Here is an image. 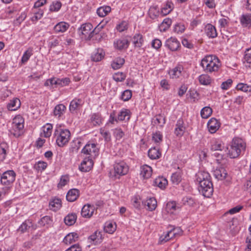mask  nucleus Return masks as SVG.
Returning <instances> with one entry per match:
<instances>
[{"mask_svg": "<svg viewBox=\"0 0 251 251\" xmlns=\"http://www.w3.org/2000/svg\"><path fill=\"white\" fill-rule=\"evenodd\" d=\"M132 41L135 48L141 47L144 43L143 36L140 33L135 34L132 38Z\"/></svg>", "mask_w": 251, "mask_h": 251, "instance_id": "393cba45", "label": "nucleus"}, {"mask_svg": "<svg viewBox=\"0 0 251 251\" xmlns=\"http://www.w3.org/2000/svg\"><path fill=\"white\" fill-rule=\"evenodd\" d=\"M130 111L128 109H123L119 113L117 119L119 121L129 120L130 119Z\"/></svg>", "mask_w": 251, "mask_h": 251, "instance_id": "c9c22d12", "label": "nucleus"}, {"mask_svg": "<svg viewBox=\"0 0 251 251\" xmlns=\"http://www.w3.org/2000/svg\"><path fill=\"white\" fill-rule=\"evenodd\" d=\"M186 129V126L184 123V120L181 118H179L176 123L174 134L177 137H182L184 135Z\"/></svg>", "mask_w": 251, "mask_h": 251, "instance_id": "9d476101", "label": "nucleus"}, {"mask_svg": "<svg viewBox=\"0 0 251 251\" xmlns=\"http://www.w3.org/2000/svg\"><path fill=\"white\" fill-rule=\"evenodd\" d=\"M204 32L209 38H214L217 36L215 27L210 24H208L205 26Z\"/></svg>", "mask_w": 251, "mask_h": 251, "instance_id": "a211bd4d", "label": "nucleus"}, {"mask_svg": "<svg viewBox=\"0 0 251 251\" xmlns=\"http://www.w3.org/2000/svg\"><path fill=\"white\" fill-rule=\"evenodd\" d=\"M62 5L60 1H55L50 6V10L52 12L58 11L61 8Z\"/></svg>", "mask_w": 251, "mask_h": 251, "instance_id": "338daca9", "label": "nucleus"}, {"mask_svg": "<svg viewBox=\"0 0 251 251\" xmlns=\"http://www.w3.org/2000/svg\"><path fill=\"white\" fill-rule=\"evenodd\" d=\"M9 151V146L5 142H1L0 144V160H4Z\"/></svg>", "mask_w": 251, "mask_h": 251, "instance_id": "5701e85b", "label": "nucleus"}, {"mask_svg": "<svg viewBox=\"0 0 251 251\" xmlns=\"http://www.w3.org/2000/svg\"><path fill=\"white\" fill-rule=\"evenodd\" d=\"M24 120L20 115L16 116L12 123L11 129L10 130L11 134L16 137H19L24 132Z\"/></svg>", "mask_w": 251, "mask_h": 251, "instance_id": "39448f33", "label": "nucleus"}, {"mask_svg": "<svg viewBox=\"0 0 251 251\" xmlns=\"http://www.w3.org/2000/svg\"><path fill=\"white\" fill-rule=\"evenodd\" d=\"M52 127L53 126L52 124L49 123L46 124L42 127L43 132L41 133V136H43L46 138L50 137L51 135Z\"/></svg>", "mask_w": 251, "mask_h": 251, "instance_id": "2f4dec72", "label": "nucleus"}, {"mask_svg": "<svg viewBox=\"0 0 251 251\" xmlns=\"http://www.w3.org/2000/svg\"><path fill=\"white\" fill-rule=\"evenodd\" d=\"M165 118L164 116L159 114L155 116L153 119V124L159 128H162L165 124Z\"/></svg>", "mask_w": 251, "mask_h": 251, "instance_id": "c756f323", "label": "nucleus"}, {"mask_svg": "<svg viewBox=\"0 0 251 251\" xmlns=\"http://www.w3.org/2000/svg\"><path fill=\"white\" fill-rule=\"evenodd\" d=\"M104 52L101 49H97V51L92 55V59L94 61L98 62L101 60L103 58Z\"/></svg>", "mask_w": 251, "mask_h": 251, "instance_id": "ea45409f", "label": "nucleus"}, {"mask_svg": "<svg viewBox=\"0 0 251 251\" xmlns=\"http://www.w3.org/2000/svg\"><path fill=\"white\" fill-rule=\"evenodd\" d=\"M69 27V25L65 22H61L56 24L54 27L56 33L64 32Z\"/></svg>", "mask_w": 251, "mask_h": 251, "instance_id": "bb28decb", "label": "nucleus"}, {"mask_svg": "<svg viewBox=\"0 0 251 251\" xmlns=\"http://www.w3.org/2000/svg\"><path fill=\"white\" fill-rule=\"evenodd\" d=\"M211 180V177L208 173L204 171L199 172L197 174V181L200 183L203 180Z\"/></svg>", "mask_w": 251, "mask_h": 251, "instance_id": "a19ab883", "label": "nucleus"}, {"mask_svg": "<svg viewBox=\"0 0 251 251\" xmlns=\"http://www.w3.org/2000/svg\"><path fill=\"white\" fill-rule=\"evenodd\" d=\"M113 134L117 140H120L125 135L124 132L120 128H115L114 130Z\"/></svg>", "mask_w": 251, "mask_h": 251, "instance_id": "69168bd1", "label": "nucleus"}, {"mask_svg": "<svg viewBox=\"0 0 251 251\" xmlns=\"http://www.w3.org/2000/svg\"><path fill=\"white\" fill-rule=\"evenodd\" d=\"M152 174V168L147 165H145L141 167V173L140 175L144 178H150Z\"/></svg>", "mask_w": 251, "mask_h": 251, "instance_id": "b1692460", "label": "nucleus"}, {"mask_svg": "<svg viewBox=\"0 0 251 251\" xmlns=\"http://www.w3.org/2000/svg\"><path fill=\"white\" fill-rule=\"evenodd\" d=\"M47 167V163L44 161H38L35 164L34 169L38 172H42Z\"/></svg>", "mask_w": 251, "mask_h": 251, "instance_id": "864d4df0", "label": "nucleus"}, {"mask_svg": "<svg viewBox=\"0 0 251 251\" xmlns=\"http://www.w3.org/2000/svg\"><path fill=\"white\" fill-rule=\"evenodd\" d=\"M54 135L56 137L57 145L60 147H62L68 143L70 139L71 133L68 129H62L59 126L56 127Z\"/></svg>", "mask_w": 251, "mask_h": 251, "instance_id": "20e7f679", "label": "nucleus"}, {"mask_svg": "<svg viewBox=\"0 0 251 251\" xmlns=\"http://www.w3.org/2000/svg\"><path fill=\"white\" fill-rule=\"evenodd\" d=\"M113 78L117 82H121L125 79L126 75L123 73L118 72L113 75Z\"/></svg>", "mask_w": 251, "mask_h": 251, "instance_id": "680f3d73", "label": "nucleus"}, {"mask_svg": "<svg viewBox=\"0 0 251 251\" xmlns=\"http://www.w3.org/2000/svg\"><path fill=\"white\" fill-rule=\"evenodd\" d=\"M84 104L83 100L79 98H75L70 102L69 105V110L72 113L76 112Z\"/></svg>", "mask_w": 251, "mask_h": 251, "instance_id": "4468645a", "label": "nucleus"}, {"mask_svg": "<svg viewBox=\"0 0 251 251\" xmlns=\"http://www.w3.org/2000/svg\"><path fill=\"white\" fill-rule=\"evenodd\" d=\"M154 185L161 189H164L168 184V180L163 177H158L154 180Z\"/></svg>", "mask_w": 251, "mask_h": 251, "instance_id": "f704fd0d", "label": "nucleus"}, {"mask_svg": "<svg viewBox=\"0 0 251 251\" xmlns=\"http://www.w3.org/2000/svg\"><path fill=\"white\" fill-rule=\"evenodd\" d=\"M128 166L124 161L115 162L114 165L113 176L119 178L120 176L126 175L128 172Z\"/></svg>", "mask_w": 251, "mask_h": 251, "instance_id": "0eeeda50", "label": "nucleus"}, {"mask_svg": "<svg viewBox=\"0 0 251 251\" xmlns=\"http://www.w3.org/2000/svg\"><path fill=\"white\" fill-rule=\"evenodd\" d=\"M125 59L122 57L115 58L111 63V67L114 70L121 68L125 63Z\"/></svg>", "mask_w": 251, "mask_h": 251, "instance_id": "4c0bfd02", "label": "nucleus"}, {"mask_svg": "<svg viewBox=\"0 0 251 251\" xmlns=\"http://www.w3.org/2000/svg\"><path fill=\"white\" fill-rule=\"evenodd\" d=\"M21 106V101L17 98L10 100L7 104V108L9 111H15L18 109Z\"/></svg>", "mask_w": 251, "mask_h": 251, "instance_id": "6ab92c4d", "label": "nucleus"}, {"mask_svg": "<svg viewBox=\"0 0 251 251\" xmlns=\"http://www.w3.org/2000/svg\"><path fill=\"white\" fill-rule=\"evenodd\" d=\"M183 68L181 66H177L170 71L169 74L172 78H176L179 77L181 74Z\"/></svg>", "mask_w": 251, "mask_h": 251, "instance_id": "c03bdc74", "label": "nucleus"}, {"mask_svg": "<svg viewBox=\"0 0 251 251\" xmlns=\"http://www.w3.org/2000/svg\"><path fill=\"white\" fill-rule=\"evenodd\" d=\"M52 222V220L50 216H45L40 220L39 224L42 226H45L46 225H50Z\"/></svg>", "mask_w": 251, "mask_h": 251, "instance_id": "13d9d810", "label": "nucleus"}, {"mask_svg": "<svg viewBox=\"0 0 251 251\" xmlns=\"http://www.w3.org/2000/svg\"><path fill=\"white\" fill-rule=\"evenodd\" d=\"M221 66V63L219 60H215L214 62L211 64L206 66L203 68V71L206 73H211L213 72H217L218 71L219 68Z\"/></svg>", "mask_w": 251, "mask_h": 251, "instance_id": "aec40b11", "label": "nucleus"}, {"mask_svg": "<svg viewBox=\"0 0 251 251\" xmlns=\"http://www.w3.org/2000/svg\"><path fill=\"white\" fill-rule=\"evenodd\" d=\"M145 205L148 207L149 211H152L154 210L157 206V201L154 198H150L146 200Z\"/></svg>", "mask_w": 251, "mask_h": 251, "instance_id": "72a5a7b5", "label": "nucleus"}, {"mask_svg": "<svg viewBox=\"0 0 251 251\" xmlns=\"http://www.w3.org/2000/svg\"><path fill=\"white\" fill-rule=\"evenodd\" d=\"M182 180V172L180 170L172 175L171 180L175 185H178Z\"/></svg>", "mask_w": 251, "mask_h": 251, "instance_id": "cd10ccee", "label": "nucleus"}, {"mask_svg": "<svg viewBox=\"0 0 251 251\" xmlns=\"http://www.w3.org/2000/svg\"><path fill=\"white\" fill-rule=\"evenodd\" d=\"M212 113V109L209 106L203 107L201 111V115L202 118L207 119L209 117Z\"/></svg>", "mask_w": 251, "mask_h": 251, "instance_id": "3c124183", "label": "nucleus"}, {"mask_svg": "<svg viewBox=\"0 0 251 251\" xmlns=\"http://www.w3.org/2000/svg\"><path fill=\"white\" fill-rule=\"evenodd\" d=\"M99 149L95 143H87L82 149L81 152L88 155L87 157L95 158L99 154Z\"/></svg>", "mask_w": 251, "mask_h": 251, "instance_id": "6e6552de", "label": "nucleus"}, {"mask_svg": "<svg viewBox=\"0 0 251 251\" xmlns=\"http://www.w3.org/2000/svg\"><path fill=\"white\" fill-rule=\"evenodd\" d=\"M90 121L95 126H100L101 124V118L99 113H94L91 115Z\"/></svg>", "mask_w": 251, "mask_h": 251, "instance_id": "a18cd8bd", "label": "nucleus"}, {"mask_svg": "<svg viewBox=\"0 0 251 251\" xmlns=\"http://www.w3.org/2000/svg\"><path fill=\"white\" fill-rule=\"evenodd\" d=\"M174 8V4L171 1H167L161 9V13L165 16L169 14Z\"/></svg>", "mask_w": 251, "mask_h": 251, "instance_id": "e433bc0d", "label": "nucleus"}, {"mask_svg": "<svg viewBox=\"0 0 251 251\" xmlns=\"http://www.w3.org/2000/svg\"><path fill=\"white\" fill-rule=\"evenodd\" d=\"M180 46V43L177 39L173 37L168 39L165 43V46L173 51L177 50Z\"/></svg>", "mask_w": 251, "mask_h": 251, "instance_id": "f8f14e48", "label": "nucleus"}, {"mask_svg": "<svg viewBox=\"0 0 251 251\" xmlns=\"http://www.w3.org/2000/svg\"><path fill=\"white\" fill-rule=\"evenodd\" d=\"M220 126V122L215 118H212L208 122L207 127L209 131L211 133L216 132Z\"/></svg>", "mask_w": 251, "mask_h": 251, "instance_id": "f3484780", "label": "nucleus"}, {"mask_svg": "<svg viewBox=\"0 0 251 251\" xmlns=\"http://www.w3.org/2000/svg\"><path fill=\"white\" fill-rule=\"evenodd\" d=\"M217 57L215 55H209L205 56L201 61V66L202 68L212 64L214 61L218 60Z\"/></svg>", "mask_w": 251, "mask_h": 251, "instance_id": "412c9836", "label": "nucleus"}, {"mask_svg": "<svg viewBox=\"0 0 251 251\" xmlns=\"http://www.w3.org/2000/svg\"><path fill=\"white\" fill-rule=\"evenodd\" d=\"M130 44L129 40L126 37H123L116 40L114 42V47L119 50H126Z\"/></svg>", "mask_w": 251, "mask_h": 251, "instance_id": "9b49d317", "label": "nucleus"}, {"mask_svg": "<svg viewBox=\"0 0 251 251\" xmlns=\"http://www.w3.org/2000/svg\"><path fill=\"white\" fill-rule=\"evenodd\" d=\"M66 109V106L63 104H59L55 106L53 110L54 115L60 117Z\"/></svg>", "mask_w": 251, "mask_h": 251, "instance_id": "58836bf2", "label": "nucleus"}, {"mask_svg": "<svg viewBox=\"0 0 251 251\" xmlns=\"http://www.w3.org/2000/svg\"><path fill=\"white\" fill-rule=\"evenodd\" d=\"M199 191L203 196L209 198L213 192V186L211 180H206L199 183Z\"/></svg>", "mask_w": 251, "mask_h": 251, "instance_id": "423d86ee", "label": "nucleus"}, {"mask_svg": "<svg viewBox=\"0 0 251 251\" xmlns=\"http://www.w3.org/2000/svg\"><path fill=\"white\" fill-rule=\"evenodd\" d=\"M104 229L106 232L111 234L115 231L116 226L112 223H106Z\"/></svg>", "mask_w": 251, "mask_h": 251, "instance_id": "4d7b16f0", "label": "nucleus"}, {"mask_svg": "<svg viewBox=\"0 0 251 251\" xmlns=\"http://www.w3.org/2000/svg\"><path fill=\"white\" fill-rule=\"evenodd\" d=\"M199 82L204 85H208L211 82L212 79L209 75L207 74H202L199 76Z\"/></svg>", "mask_w": 251, "mask_h": 251, "instance_id": "79ce46f5", "label": "nucleus"}, {"mask_svg": "<svg viewBox=\"0 0 251 251\" xmlns=\"http://www.w3.org/2000/svg\"><path fill=\"white\" fill-rule=\"evenodd\" d=\"M131 91L129 90H126L123 92L121 98L124 101H127L131 99Z\"/></svg>", "mask_w": 251, "mask_h": 251, "instance_id": "e2e57ef3", "label": "nucleus"}, {"mask_svg": "<svg viewBox=\"0 0 251 251\" xmlns=\"http://www.w3.org/2000/svg\"><path fill=\"white\" fill-rule=\"evenodd\" d=\"M213 175L215 177L219 180H226V181H230L231 177L228 175L226 170L223 167L217 168L213 172Z\"/></svg>", "mask_w": 251, "mask_h": 251, "instance_id": "1a4fd4ad", "label": "nucleus"}, {"mask_svg": "<svg viewBox=\"0 0 251 251\" xmlns=\"http://www.w3.org/2000/svg\"><path fill=\"white\" fill-rule=\"evenodd\" d=\"M33 54V49L29 48L24 53L22 57L21 62L23 64H25L29 59L30 56Z\"/></svg>", "mask_w": 251, "mask_h": 251, "instance_id": "8fccbe9b", "label": "nucleus"}, {"mask_svg": "<svg viewBox=\"0 0 251 251\" xmlns=\"http://www.w3.org/2000/svg\"><path fill=\"white\" fill-rule=\"evenodd\" d=\"M78 238V236L77 233L75 232L70 233L64 237L63 242L67 245L70 244L75 242Z\"/></svg>", "mask_w": 251, "mask_h": 251, "instance_id": "c85d7f7f", "label": "nucleus"}, {"mask_svg": "<svg viewBox=\"0 0 251 251\" xmlns=\"http://www.w3.org/2000/svg\"><path fill=\"white\" fill-rule=\"evenodd\" d=\"M183 203L185 205L189 206H194L196 205V202L194 199L190 197H186L183 199Z\"/></svg>", "mask_w": 251, "mask_h": 251, "instance_id": "052dcab7", "label": "nucleus"}, {"mask_svg": "<svg viewBox=\"0 0 251 251\" xmlns=\"http://www.w3.org/2000/svg\"><path fill=\"white\" fill-rule=\"evenodd\" d=\"M49 206L51 210L57 211L61 207V201L60 199L54 198L50 201Z\"/></svg>", "mask_w": 251, "mask_h": 251, "instance_id": "7c9ffc66", "label": "nucleus"}, {"mask_svg": "<svg viewBox=\"0 0 251 251\" xmlns=\"http://www.w3.org/2000/svg\"><path fill=\"white\" fill-rule=\"evenodd\" d=\"M241 24L246 26H251V14L242 15L240 18Z\"/></svg>", "mask_w": 251, "mask_h": 251, "instance_id": "de8ad7c7", "label": "nucleus"}, {"mask_svg": "<svg viewBox=\"0 0 251 251\" xmlns=\"http://www.w3.org/2000/svg\"><path fill=\"white\" fill-rule=\"evenodd\" d=\"M244 58L246 67L251 69V47L246 50Z\"/></svg>", "mask_w": 251, "mask_h": 251, "instance_id": "37998d69", "label": "nucleus"}, {"mask_svg": "<svg viewBox=\"0 0 251 251\" xmlns=\"http://www.w3.org/2000/svg\"><path fill=\"white\" fill-rule=\"evenodd\" d=\"M224 149V144L220 141H214L211 146L212 151H222Z\"/></svg>", "mask_w": 251, "mask_h": 251, "instance_id": "603ef678", "label": "nucleus"}, {"mask_svg": "<svg viewBox=\"0 0 251 251\" xmlns=\"http://www.w3.org/2000/svg\"><path fill=\"white\" fill-rule=\"evenodd\" d=\"M246 148V143L242 138L235 137L232 139L228 154L231 158L238 157L244 152Z\"/></svg>", "mask_w": 251, "mask_h": 251, "instance_id": "f03ea898", "label": "nucleus"}, {"mask_svg": "<svg viewBox=\"0 0 251 251\" xmlns=\"http://www.w3.org/2000/svg\"><path fill=\"white\" fill-rule=\"evenodd\" d=\"M16 174L12 170L5 171L0 173V183L3 186L2 189L4 192L9 191L12 187L16 179Z\"/></svg>", "mask_w": 251, "mask_h": 251, "instance_id": "7ed1b4c3", "label": "nucleus"}, {"mask_svg": "<svg viewBox=\"0 0 251 251\" xmlns=\"http://www.w3.org/2000/svg\"><path fill=\"white\" fill-rule=\"evenodd\" d=\"M102 232L99 231H96L92 235L89 236L88 241L93 245L100 244L102 240Z\"/></svg>", "mask_w": 251, "mask_h": 251, "instance_id": "2eb2a0df", "label": "nucleus"}, {"mask_svg": "<svg viewBox=\"0 0 251 251\" xmlns=\"http://www.w3.org/2000/svg\"><path fill=\"white\" fill-rule=\"evenodd\" d=\"M60 40L58 38L50 39L48 41V47L49 48L51 49L59 45Z\"/></svg>", "mask_w": 251, "mask_h": 251, "instance_id": "0e129e2a", "label": "nucleus"}, {"mask_svg": "<svg viewBox=\"0 0 251 251\" xmlns=\"http://www.w3.org/2000/svg\"><path fill=\"white\" fill-rule=\"evenodd\" d=\"M69 181V177L68 175L62 176L60 179V181L57 185L58 188H61L65 186Z\"/></svg>", "mask_w": 251, "mask_h": 251, "instance_id": "bf43d9fd", "label": "nucleus"}, {"mask_svg": "<svg viewBox=\"0 0 251 251\" xmlns=\"http://www.w3.org/2000/svg\"><path fill=\"white\" fill-rule=\"evenodd\" d=\"M93 166V158L85 157L79 166V169L81 172H87L91 170Z\"/></svg>", "mask_w": 251, "mask_h": 251, "instance_id": "ddd939ff", "label": "nucleus"}, {"mask_svg": "<svg viewBox=\"0 0 251 251\" xmlns=\"http://www.w3.org/2000/svg\"><path fill=\"white\" fill-rule=\"evenodd\" d=\"M103 26L98 25L93 30V26L89 23L82 24L78 29V32L81 38L85 40H90L94 35L96 36V40L98 39L100 41L102 38V35L99 34L100 30L103 28Z\"/></svg>", "mask_w": 251, "mask_h": 251, "instance_id": "f257e3e1", "label": "nucleus"}, {"mask_svg": "<svg viewBox=\"0 0 251 251\" xmlns=\"http://www.w3.org/2000/svg\"><path fill=\"white\" fill-rule=\"evenodd\" d=\"M128 28V24L126 21H123L118 24L116 26L117 30L122 32Z\"/></svg>", "mask_w": 251, "mask_h": 251, "instance_id": "774afa93", "label": "nucleus"}, {"mask_svg": "<svg viewBox=\"0 0 251 251\" xmlns=\"http://www.w3.org/2000/svg\"><path fill=\"white\" fill-rule=\"evenodd\" d=\"M111 7L109 6H102L98 8L97 13L100 17H103L111 11Z\"/></svg>", "mask_w": 251, "mask_h": 251, "instance_id": "49530a36", "label": "nucleus"}, {"mask_svg": "<svg viewBox=\"0 0 251 251\" xmlns=\"http://www.w3.org/2000/svg\"><path fill=\"white\" fill-rule=\"evenodd\" d=\"M172 24V20L170 18H166L159 25V29L161 31H165Z\"/></svg>", "mask_w": 251, "mask_h": 251, "instance_id": "09e8293b", "label": "nucleus"}, {"mask_svg": "<svg viewBox=\"0 0 251 251\" xmlns=\"http://www.w3.org/2000/svg\"><path fill=\"white\" fill-rule=\"evenodd\" d=\"M76 219L77 216L75 213H70L65 217L64 222L68 226H72L75 223Z\"/></svg>", "mask_w": 251, "mask_h": 251, "instance_id": "473e14b6", "label": "nucleus"}, {"mask_svg": "<svg viewBox=\"0 0 251 251\" xmlns=\"http://www.w3.org/2000/svg\"><path fill=\"white\" fill-rule=\"evenodd\" d=\"M148 156L151 159H157L161 157V153L159 149L153 147L149 150Z\"/></svg>", "mask_w": 251, "mask_h": 251, "instance_id": "a878e982", "label": "nucleus"}, {"mask_svg": "<svg viewBox=\"0 0 251 251\" xmlns=\"http://www.w3.org/2000/svg\"><path fill=\"white\" fill-rule=\"evenodd\" d=\"M44 85L46 86H50L52 88L57 87V78L53 77L48 79L45 82Z\"/></svg>", "mask_w": 251, "mask_h": 251, "instance_id": "6e6d98bb", "label": "nucleus"}, {"mask_svg": "<svg viewBox=\"0 0 251 251\" xmlns=\"http://www.w3.org/2000/svg\"><path fill=\"white\" fill-rule=\"evenodd\" d=\"M79 195V191L77 189H72L67 194L66 199L70 202L75 201Z\"/></svg>", "mask_w": 251, "mask_h": 251, "instance_id": "4be33fe9", "label": "nucleus"}, {"mask_svg": "<svg viewBox=\"0 0 251 251\" xmlns=\"http://www.w3.org/2000/svg\"><path fill=\"white\" fill-rule=\"evenodd\" d=\"M236 89L238 90L244 92H251V86L248 85L247 84L239 83L236 86Z\"/></svg>", "mask_w": 251, "mask_h": 251, "instance_id": "5fc2aeb1", "label": "nucleus"}, {"mask_svg": "<svg viewBox=\"0 0 251 251\" xmlns=\"http://www.w3.org/2000/svg\"><path fill=\"white\" fill-rule=\"evenodd\" d=\"M95 208L93 205L86 204L83 206L81 211V216L86 218H90L94 214Z\"/></svg>", "mask_w": 251, "mask_h": 251, "instance_id": "dca6fc26", "label": "nucleus"}]
</instances>
